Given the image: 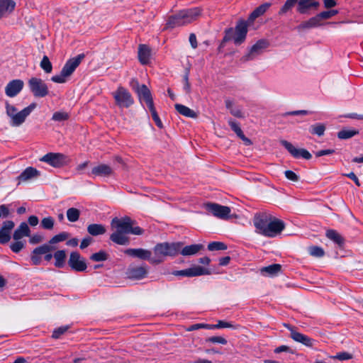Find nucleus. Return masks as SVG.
Returning a JSON list of instances; mask_svg holds the SVG:
<instances>
[{
  "label": "nucleus",
  "mask_w": 363,
  "mask_h": 363,
  "mask_svg": "<svg viewBox=\"0 0 363 363\" xmlns=\"http://www.w3.org/2000/svg\"><path fill=\"white\" fill-rule=\"evenodd\" d=\"M135 220L128 216L121 218L115 217L111 222V227L115 231L110 235V240L114 243L120 245H128L130 243V238L128 234L140 235L144 230L138 227H133Z\"/></svg>",
  "instance_id": "1"
},
{
  "label": "nucleus",
  "mask_w": 363,
  "mask_h": 363,
  "mask_svg": "<svg viewBox=\"0 0 363 363\" xmlns=\"http://www.w3.org/2000/svg\"><path fill=\"white\" fill-rule=\"evenodd\" d=\"M201 14V9L194 7L179 11L176 14L169 17L167 27L175 28L182 26L197 20Z\"/></svg>",
  "instance_id": "2"
},
{
  "label": "nucleus",
  "mask_w": 363,
  "mask_h": 363,
  "mask_svg": "<svg viewBox=\"0 0 363 363\" xmlns=\"http://www.w3.org/2000/svg\"><path fill=\"white\" fill-rule=\"evenodd\" d=\"M179 242H161L153 248L154 256L151 264H158L162 262L166 257H174L179 254Z\"/></svg>",
  "instance_id": "3"
},
{
  "label": "nucleus",
  "mask_w": 363,
  "mask_h": 363,
  "mask_svg": "<svg viewBox=\"0 0 363 363\" xmlns=\"http://www.w3.org/2000/svg\"><path fill=\"white\" fill-rule=\"evenodd\" d=\"M112 95L116 104L120 108H129L134 103L130 93L123 86H118Z\"/></svg>",
  "instance_id": "4"
},
{
  "label": "nucleus",
  "mask_w": 363,
  "mask_h": 363,
  "mask_svg": "<svg viewBox=\"0 0 363 363\" xmlns=\"http://www.w3.org/2000/svg\"><path fill=\"white\" fill-rule=\"evenodd\" d=\"M28 84L30 91L35 97H45L49 93L47 84L40 78L31 77Z\"/></svg>",
  "instance_id": "5"
},
{
  "label": "nucleus",
  "mask_w": 363,
  "mask_h": 363,
  "mask_svg": "<svg viewBox=\"0 0 363 363\" xmlns=\"http://www.w3.org/2000/svg\"><path fill=\"white\" fill-rule=\"evenodd\" d=\"M272 215L267 211L258 212L255 214L253 218V223L256 228V232L265 235L266 230L269 223L271 220Z\"/></svg>",
  "instance_id": "6"
},
{
  "label": "nucleus",
  "mask_w": 363,
  "mask_h": 363,
  "mask_svg": "<svg viewBox=\"0 0 363 363\" xmlns=\"http://www.w3.org/2000/svg\"><path fill=\"white\" fill-rule=\"evenodd\" d=\"M40 161L45 162L55 168H60L66 164L67 156L59 152H48L43 156Z\"/></svg>",
  "instance_id": "7"
},
{
  "label": "nucleus",
  "mask_w": 363,
  "mask_h": 363,
  "mask_svg": "<svg viewBox=\"0 0 363 363\" xmlns=\"http://www.w3.org/2000/svg\"><path fill=\"white\" fill-rule=\"evenodd\" d=\"M133 89L138 94L140 101H145L147 108L154 105L152 96L150 89L145 84L140 85L137 81L133 80Z\"/></svg>",
  "instance_id": "8"
},
{
  "label": "nucleus",
  "mask_w": 363,
  "mask_h": 363,
  "mask_svg": "<svg viewBox=\"0 0 363 363\" xmlns=\"http://www.w3.org/2000/svg\"><path fill=\"white\" fill-rule=\"evenodd\" d=\"M68 265L72 270L78 272H85L87 268L84 258L78 252H72L70 253Z\"/></svg>",
  "instance_id": "9"
},
{
  "label": "nucleus",
  "mask_w": 363,
  "mask_h": 363,
  "mask_svg": "<svg viewBox=\"0 0 363 363\" xmlns=\"http://www.w3.org/2000/svg\"><path fill=\"white\" fill-rule=\"evenodd\" d=\"M269 42L265 39L259 40L253 45L247 54L244 55L241 60L247 62L253 60L257 55H259L262 51L269 46Z\"/></svg>",
  "instance_id": "10"
},
{
  "label": "nucleus",
  "mask_w": 363,
  "mask_h": 363,
  "mask_svg": "<svg viewBox=\"0 0 363 363\" xmlns=\"http://www.w3.org/2000/svg\"><path fill=\"white\" fill-rule=\"evenodd\" d=\"M36 104L32 103L28 106L24 108L21 111L16 113L11 118L10 124L11 126L17 127L22 125L26 118L30 114V113L36 108Z\"/></svg>",
  "instance_id": "11"
},
{
  "label": "nucleus",
  "mask_w": 363,
  "mask_h": 363,
  "mask_svg": "<svg viewBox=\"0 0 363 363\" xmlns=\"http://www.w3.org/2000/svg\"><path fill=\"white\" fill-rule=\"evenodd\" d=\"M206 209L214 216L221 219H226L229 217L230 208L228 206H221L215 203L205 204Z\"/></svg>",
  "instance_id": "12"
},
{
  "label": "nucleus",
  "mask_w": 363,
  "mask_h": 363,
  "mask_svg": "<svg viewBox=\"0 0 363 363\" xmlns=\"http://www.w3.org/2000/svg\"><path fill=\"white\" fill-rule=\"evenodd\" d=\"M210 274L211 272L208 269L203 268L201 266H194L193 267L179 271H174L172 272V274L174 276H182L187 277H198Z\"/></svg>",
  "instance_id": "13"
},
{
  "label": "nucleus",
  "mask_w": 363,
  "mask_h": 363,
  "mask_svg": "<svg viewBox=\"0 0 363 363\" xmlns=\"http://www.w3.org/2000/svg\"><path fill=\"white\" fill-rule=\"evenodd\" d=\"M247 26V22L245 21L240 20L237 23L233 30V40L235 45H240L245 40L248 31Z\"/></svg>",
  "instance_id": "14"
},
{
  "label": "nucleus",
  "mask_w": 363,
  "mask_h": 363,
  "mask_svg": "<svg viewBox=\"0 0 363 363\" xmlns=\"http://www.w3.org/2000/svg\"><path fill=\"white\" fill-rule=\"evenodd\" d=\"M284 228L285 224L282 220L272 216L264 236L268 238L275 237L277 235L279 234Z\"/></svg>",
  "instance_id": "15"
},
{
  "label": "nucleus",
  "mask_w": 363,
  "mask_h": 363,
  "mask_svg": "<svg viewBox=\"0 0 363 363\" xmlns=\"http://www.w3.org/2000/svg\"><path fill=\"white\" fill-rule=\"evenodd\" d=\"M280 143L295 158L303 157L306 160H310L312 157L311 154L306 149H297L291 143L285 140H281Z\"/></svg>",
  "instance_id": "16"
},
{
  "label": "nucleus",
  "mask_w": 363,
  "mask_h": 363,
  "mask_svg": "<svg viewBox=\"0 0 363 363\" xmlns=\"http://www.w3.org/2000/svg\"><path fill=\"white\" fill-rule=\"evenodd\" d=\"M55 250V247L50 245L49 243L43 244L39 247H35L31 254V261L34 265H38L41 263L40 255H45L47 252H50Z\"/></svg>",
  "instance_id": "17"
},
{
  "label": "nucleus",
  "mask_w": 363,
  "mask_h": 363,
  "mask_svg": "<svg viewBox=\"0 0 363 363\" xmlns=\"http://www.w3.org/2000/svg\"><path fill=\"white\" fill-rule=\"evenodd\" d=\"M319 7L318 0H298L296 11L300 14H308L310 11H317Z\"/></svg>",
  "instance_id": "18"
},
{
  "label": "nucleus",
  "mask_w": 363,
  "mask_h": 363,
  "mask_svg": "<svg viewBox=\"0 0 363 363\" xmlns=\"http://www.w3.org/2000/svg\"><path fill=\"white\" fill-rule=\"evenodd\" d=\"M124 253L130 257L138 258L142 260H148L151 263L152 259V252L143 248H129L124 250Z\"/></svg>",
  "instance_id": "19"
},
{
  "label": "nucleus",
  "mask_w": 363,
  "mask_h": 363,
  "mask_svg": "<svg viewBox=\"0 0 363 363\" xmlns=\"http://www.w3.org/2000/svg\"><path fill=\"white\" fill-rule=\"evenodd\" d=\"M84 57V54H79L77 56L69 59L61 70L63 72V74L66 75L67 77H69L79 65Z\"/></svg>",
  "instance_id": "20"
},
{
  "label": "nucleus",
  "mask_w": 363,
  "mask_h": 363,
  "mask_svg": "<svg viewBox=\"0 0 363 363\" xmlns=\"http://www.w3.org/2000/svg\"><path fill=\"white\" fill-rule=\"evenodd\" d=\"M24 83L21 79H13L5 87V93L9 97L17 96L23 89Z\"/></svg>",
  "instance_id": "21"
},
{
  "label": "nucleus",
  "mask_w": 363,
  "mask_h": 363,
  "mask_svg": "<svg viewBox=\"0 0 363 363\" xmlns=\"http://www.w3.org/2000/svg\"><path fill=\"white\" fill-rule=\"evenodd\" d=\"M179 242L180 243L179 254L184 257L195 255L204 249V245L202 244H193L184 247L183 242Z\"/></svg>",
  "instance_id": "22"
},
{
  "label": "nucleus",
  "mask_w": 363,
  "mask_h": 363,
  "mask_svg": "<svg viewBox=\"0 0 363 363\" xmlns=\"http://www.w3.org/2000/svg\"><path fill=\"white\" fill-rule=\"evenodd\" d=\"M147 274L146 266L129 267L127 271L128 278L133 279H141Z\"/></svg>",
  "instance_id": "23"
},
{
  "label": "nucleus",
  "mask_w": 363,
  "mask_h": 363,
  "mask_svg": "<svg viewBox=\"0 0 363 363\" xmlns=\"http://www.w3.org/2000/svg\"><path fill=\"white\" fill-rule=\"evenodd\" d=\"M40 176V172L34 167H28L24 169L17 177L18 184L21 182H25Z\"/></svg>",
  "instance_id": "24"
},
{
  "label": "nucleus",
  "mask_w": 363,
  "mask_h": 363,
  "mask_svg": "<svg viewBox=\"0 0 363 363\" xmlns=\"http://www.w3.org/2000/svg\"><path fill=\"white\" fill-rule=\"evenodd\" d=\"M290 337L295 342L301 343L303 345L308 347H312L314 345V343L315 342V340L297 331L293 332L292 334L290 335Z\"/></svg>",
  "instance_id": "25"
},
{
  "label": "nucleus",
  "mask_w": 363,
  "mask_h": 363,
  "mask_svg": "<svg viewBox=\"0 0 363 363\" xmlns=\"http://www.w3.org/2000/svg\"><path fill=\"white\" fill-rule=\"evenodd\" d=\"M16 7L13 0H0V19L11 13Z\"/></svg>",
  "instance_id": "26"
},
{
  "label": "nucleus",
  "mask_w": 363,
  "mask_h": 363,
  "mask_svg": "<svg viewBox=\"0 0 363 363\" xmlns=\"http://www.w3.org/2000/svg\"><path fill=\"white\" fill-rule=\"evenodd\" d=\"M91 174L99 177H109L113 174V171L110 166L100 164L92 168Z\"/></svg>",
  "instance_id": "27"
},
{
  "label": "nucleus",
  "mask_w": 363,
  "mask_h": 363,
  "mask_svg": "<svg viewBox=\"0 0 363 363\" xmlns=\"http://www.w3.org/2000/svg\"><path fill=\"white\" fill-rule=\"evenodd\" d=\"M30 230L28 224L25 222L21 223L19 226L14 230L13 238L15 240H19L23 237L30 236Z\"/></svg>",
  "instance_id": "28"
},
{
  "label": "nucleus",
  "mask_w": 363,
  "mask_h": 363,
  "mask_svg": "<svg viewBox=\"0 0 363 363\" xmlns=\"http://www.w3.org/2000/svg\"><path fill=\"white\" fill-rule=\"evenodd\" d=\"M318 18L319 17L316 15L309 18L308 21L302 22L296 27V29L298 31H302L303 30L311 29L321 26L322 23H320Z\"/></svg>",
  "instance_id": "29"
},
{
  "label": "nucleus",
  "mask_w": 363,
  "mask_h": 363,
  "mask_svg": "<svg viewBox=\"0 0 363 363\" xmlns=\"http://www.w3.org/2000/svg\"><path fill=\"white\" fill-rule=\"evenodd\" d=\"M150 57V49L146 45H140L138 48V58L143 65L149 62Z\"/></svg>",
  "instance_id": "30"
},
{
  "label": "nucleus",
  "mask_w": 363,
  "mask_h": 363,
  "mask_svg": "<svg viewBox=\"0 0 363 363\" xmlns=\"http://www.w3.org/2000/svg\"><path fill=\"white\" fill-rule=\"evenodd\" d=\"M174 107L177 111L184 116L191 118H196L198 116L196 112L184 105L177 104L174 105Z\"/></svg>",
  "instance_id": "31"
},
{
  "label": "nucleus",
  "mask_w": 363,
  "mask_h": 363,
  "mask_svg": "<svg viewBox=\"0 0 363 363\" xmlns=\"http://www.w3.org/2000/svg\"><path fill=\"white\" fill-rule=\"evenodd\" d=\"M271 6V3H264L259 6L251 13V14L249 16L248 21L252 22L257 18L263 15Z\"/></svg>",
  "instance_id": "32"
},
{
  "label": "nucleus",
  "mask_w": 363,
  "mask_h": 363,
  "mask_svg": "<svg viewBox=\"0 0 363 363\" xmlns=\"http://www.w3.org/2000/svg\"><path fill=\"white\" fill-rule=\"evenodd\" d=\"M296 5L298 6V0H286L279 10L278 15L280 16L286 15L291 12Z\"/></svg>",
  "instance_id": "33"
},
{
  "label": "nucleus",
  "mask_w": 363,
  "mask_h": 363,
  "mask_svg": "<svg viewBox=\"0 0 363 363\" xmlns=\"http://www.w3.org/2000/svg\"><path fill=\"white\" fill-rule=\"evenodd\" d=\"M106 231V228L102 224L93 223L87 226V232L92 236L103 235Z\"/></svg>",
  "instance_id": "34"
},
{
  "label": "nucleus",
  "mask_w": 363,
  "mask_h": 363,
  "mask_svg": "<svg viewBox=\"0 0 363 363\" xmlns=\"http://www.w3.org/2000/svg\"><path fill=\"white\" fill-rule=\"evenodd\" d=\"M326 237L340 247L342 246L345 242V240L342 235L335 230H328L326 231Z\"/></svg>",
  "instance_id": "35"
},
{
  "label": "nucleus",
  "mask_w": 363,
  "mask_h": 363,
  "mask_svg": "<svg viewBox=\"0 0 363 363\" xmlns=\"http://www.w3.org/2000/svg\"><path fill=\"white\" fill-rule=\"evenodd\" d=\"M281 266L279 264H273L267 267H262L260 272L262 274L276 275L281 272Z\"/></svg>",
  "instance_id": "36"
},
{
  "label": "nucleus",
  "mask_w": 363,
  "mask_h": 363,
  "mask_svg": "<svg viewBox=\"0 0 363 363\" xmlns=\"http://www.w3.org/2000/svg\"><path fill=\"white\" fill-rule=\"evenodd\" d=\"M53 257L55 259V266L57 268H62L65 266V258H66V252L65 250H57L56 251Z\"/></svg>",
  "instance_id": "37"
},
{
  "label": "nucleus",
  "mask_w": 363,
  "mask_h": 363,
  "mask_svg": "<svg viewBox=\"0 0 363 363\" xmlns=\"http://www.w3.org/2000/svg\"><path fill=\"white\" fill-rule=\"evenodd\" d=\"M359 134L357 130L342 129L337 133V138L341 140H347Z\"/></svg>",
  "instance_id": "38"
},
{
  "label": "nucleus",
  "mask_w": 363,
  "mask_h": 363,
  "mask_svg": "<svg viewBox=\"0 0 363 363\" xmlns=\"http://www.w3.org/2000/svg\"><path fill=\"white\" fill-rule=\"evenodd\" d=\"M325 125L323 123H317L310 126L309 131L313 135L322 136L324 135L325 130Z\"/></svg>",
  "instance_id": "39"
},
{
  "label": "nucleus",
  "mask_w": 363,
  "mask_h": 363,
  "mask_svg": "<svg viewBox=\"0 0 363 363\" xmlns=\"http://www.w3.org/2000/svg\"><path fill=\"white\" fill-rule=\"evenodd\" d=\"M80 211L76 208H70L67 211V218L70 222H76L79 220Z\"/></svg>",
  "instance_id": "40"
},
{
  "label": "nucleus",
  "mask_w": 363,
  "mask_h": 363,
  "mask_svg": "<svg viewBox=\"0 0 363 363\" xmlns=\"http://www.w3.org/2000/svg\"><path fill=\"white\" fill-rule=\"evenodd\" d=\"M55 219L51 216H48L42 219L40 226L45 230H52L54 228Z\"/></svg>",
  "instance_id": "41"
},
{
  "label": "nucleus",
  "mask_w": 363,
  "mask_h": 363,
  "mask_svg": "<svg viewBox=\"0 0 363 363\" xmlns=\"http://www.w3.org/2000/svg\"><path fill=\"white\" fill-rule=\"evenodd\" d=\"M227 245L223 242H212L208 245V250L209 251H218L227 250Z\"/></svg>",
  "instance_id": "42"
},
{
  "label": "nucleus",
  "mask_w": 363,
  "mask_h": 363,
  "mask_svg": "<svg viewBox=\"0 0 363 363\" xmlns=\"http://www.w3.org/2000/svg\"><path fill=\"white\" fill-rule=\"evenodd\" d=\"M69 237V234L66 232H62V233H60L55 236H53L48 242V243L50 245H52L55 243H57V242H62V241H65V240L67 239V238Z\"/></svg>",
  "instance_id": "43"
},
{
  "label": "nucleus",
  "mask_w": 363,
  "mask_h": 363,
  "mask_svg": "<svg viewBox=\"0 0 363 363\" xmlns=\"http://www.w3.org/2000/svg\"><path fill=\"white\" fill-rule=\"evenodd\" d=\"M40 66L46 73H50L52 70V63L50 62L48 57L46 55L43 56Z\"/></svg>",
  "instance_id": "44"
},
{
  "label": "nucleus",
  "mask_w": 363,
  "mask_h": 363,
  "mask_svg": "<svg viewBox=\"0 0 363 363\" xmlns=\"http://www.w3.org/2000/svg\"><path fill=\"white\" fill-rule=\"evenodd\" d=\"M108 257V254L105 251L101 250L98 252L92 254L90 257V259L94 262H101L106 260Z\"/></svg>",
  "instance_id": "45"
},
{
  "label": "nucleus",
  "mask_w": 363,
  "mask_h": 363,
  "mask_svg": "<svg viewBox=\"0 0 363 363\" xmlns=\"http://www.w3.org/2000/svg\"><path fill=\"white\" fill-rule=\"evenodd\" d=\"M338 13L337 10H330V11H325L319 13L317 14L318 17H319V20L320 23L323 20H326L332 18L333 16L337 15Z\"/></svg>",
  "instance_id": "46"
},
{
  "label": "nucleus",
  "mask_w": 363,
  "mask_h": 363,
  "mask_svg": "<svg viewBox=\"0 0 363 363\" xmlns=\"http://www.w3.org/2000/svg\"><path fill=\"white\" fill-rule=\"evenodd\" d=\"M69 118V116L67 112L57 111L53 113L52 120L55 121L61 122L68 120Z\"/></svg>",
  "instance_id": "47"
},
{
  "label": "nucleus",
  "mask_w": 363,
  "mask_h": 363,
  "mask_svg": "<svg viewBox=\"0 0 363 363\" xmlns=\"http://www.w3.org/2000/svg\"><path fill=\"white\" fill-rule=\"evenodd\" d=\"M148 108L151 113L152 118L153 121H155V124L157 125V126L159 127L160 128H162L163 127L162 123L156 111V109H155L154 105L151 106Z\"/></svg>",
  "instance_id": "48"
},
{
  "label": "nucleus",
  "mask_w": 363,
  "mask_h": 363,
  "mask_svg": "<svg viewBox=\"0 0 363 363\" xmlns=\"http://www.w3.org/2000/svg\"><path fill=\"white\" fill-rule=\"evenodd\" d=\"M235 328V327L228 322H225L223 320H218L217 324L212 325L211 324V327H208V330L217 329V328Z\"/></svg>",
  "instance_id": "49"
},
{
  "label": "nucleus",
  "mask_w": 363,
  "mask_h": 363,
  "mask_svg": "<svg viewBox=\"0 0 363 363\" xmlns=\"http://www.w3.org/2000/svg\"><path fill=\"white\" fill-rule=\"evenodd\" d=\"M69 327L68 325L61 326L54 330L52 337L54 339H58L61 335L65 334Z\"/></svg>",
  "instance_id": "50"
},
{
  "label": "nucleus",
  "mask_w": 363,
  "mask_h": 363,
  "mask_svg": "<svg viewBox=\"0 0 363 363\" xmlns=\"http://www.w3.org/2000/svg\"><path fill=\"white\" fill-rule=\"evenodd\" d=\"M309 252L311 255L321 257L324 255V250L318 246H312L309 247Z\"/></svg>",
  "instance_id": "51"
},
{
  "label": "nucleus",
  "mask_w": 363,
  "mask_h": 363,
  "mask_svg": "<svg viewBox=\"0 0 363 363\" xmlns=\"http://www.w3.org/2000/svg\"><path fill=\"white\" fill-rule=\"evenodd\" d=\"M15 223L12 220H6L3 223L1 230L11 234V230L14 228Z\"/></svg>",
  "instance_id": "52"
},
{
  "label": "nucleus",
  "mask_w": 363,
  "mask_h": 363,
  "mask_svg": "<svg viewBox=\"0 0 363 363\" xmlns=\"http://www.w3.org/2000/svg\"><path fill=\"white\" fill-rule=\"evenodd\" d=\"M11 250L15 252L18 253L21 250L24 248V243L22 241L16 240L10 245Z\"/></svg>",
  "instance_id": "53"
},
{
  "label": "nucleus",
  "mask_w": 363,
  "mask_h": 363,
  "mask_svg": "<svg viewBox=\"0 0 363 363\" xmlns=\"http://www.w3.org/2000/svg\"><path fill=\"white\" fill-rule=\"evenodd\" d=\"M206 342H211V343H220L222 345L227 344V340L224 337H220V336H213V337H208L206 340Z\"/></svg>",
  "instance_id": "54"
},
{
  "label": "nucleus",
  "mask_w": 363,
  "mask_h": 363,
  "mask_svg": "<svg viewBox=\"0 0 363 363\" xmlns=\"http://www.w3.org/2000/svg\"><path fill=\"white\" fill-rule=\"evenodd\" d=\"M233 28H230L228 29H226L225 30V36L223 38L222 43L220 44V47L223 46V44L229 40H230L232 38H233Z\"/></svg>",
  "instance_id": "55"
},
{
  "label": "nucleus",
  "mask_w": 363,
  "mask_h": 363,
  "mask_svg": "<svg viewBox=\"0 0 363 363\" xmlns=\"http://www.w3.org/2000/svg\"><path fill=\"white\" fill-rule=\"evenodd\" d=\"M189 71L188 69L186 70L185 74L183 77V81H184V89L187 94H189L191 91V84L189 82Z\"/></svg>",
  "instance_id": "56"
},
{
  "label": "nucleus",
  "mask_w": 363,
  "mask_h": 363,
  "mask_svg": "<svg viewBox=\"0 0 363 363\" xmlns=\"http://www.w3.org/2000/svg\"><path fill=\"white\" fill-rule=\"evenodd\" d=\"M16 108L11 105L9 102H6V112L7 116L11 118L17 112Z\"/></svg>",
  "instance_id": "57"
},
{
  "label": "nucleus",
  "mask_w": 363,
  "mask_h": 363,
  "mask_svg": "<svg viewBox=\"0 0 363 363\" xmlns=\"http://www.w3.org/2000/svg\"><path fill=\"white\" fill-rule=\"evenodd\" d=\"M352 358V355L347 352H342L337 353L334 359H337L340 361L348 360Z\"/></svg>",
  "instance_id": "58"
},
{
  "label": "nucleus",
  "mask_w": 363,
  "mask_h": 363,
  "mask_svg": "<svg viewBox=\"0 0 363 363\" xmlns=\"http://www.w3.org/2000/svg\"><path fill=\"white\" fill-rule=\"evenodd\" d=\"M67 77L66 75H64L63 72L61 71L59 75L52 76L51 77V80L53 82L62 84L66 82Z\"/></svg>",
  "instance_id": "59"
},
{
  "label": "nucleus",
  "mask_w": 363,
  "mask_h": 363,
  "mask_svg": "<svg viewBox=\"0 0 363 363\" xmlns=\"http://www.w3.org/2000/svg\"><path fill=\"white\" fill-rule=\"evenodd\" d=\"M228 124L230 126L231 129L236 133L237 135L242 132L237 122L233 120H230L228 121Z\"/></svg>",
  "instance_id": "60"
},
{
  "label": "nucleus",
  "mask_w": 363,
  "mask_h": 363,
  "mask_svg": "<svg viewBox=\"0 0 363 363\" xmlns=\"http://www.w3.org/2000/svg\"><path fill=\"white\" fill-rule=\"evenodd\" d=\"M11 240L10 233H7L0 230V244H6Z\"/></svg>",
  "instance_id": "61"
},
{
  "label": "nucleus",
  "mask_w": 363,
  "mask_h": 363,
  "mask_svg": "<svg viewBox=\"0 0 363 363\" xmlns=\"http://www.w3.org/2000/svg\"><path fill=\"white\" fill-rule=\"evenodd\" d=\"M285 177L292 182H297L298 180V176L291 170H286L284 172Z\"/></svg>",
  "instance_id": "62"
},
{
  "label": "nucleus",
  "mask_w": 363,
  "mask_h": 363,
  "mask_svg": "<svg viewBox=\"0 0 363 363\" xmlns=\"http://www.w3.org/2000/svg\"><path fill=\"white\" fill-rule=\"evenodd\" d=\"M43 240V237L39 234H35L32 235L29 239V242L33 245H35L41 242Z\"/></svg>",
  "instance_id": "63"
},
{
  "label": "nucleus",
  "mask_w": 363,
  "mask_h": 363,
  "mask_svg": "<svg viewBox=\"0 0 363 363\" xmlns=\"http://www.w3.org/2000/svg\"><path fill=\"white\" fill-rule=\"evenodd\" d=\"M93 242V239L89 237V236H87L84 238L82 239V242H81V244H80V248L82 250L83 249H85L86 247H87L91 242Z\"/></svg>",
  "instance_id": "64"
}]
</instances>
